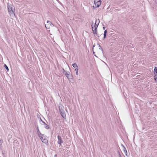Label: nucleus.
Masks as SVG:
<instances>
[{
  "label": "nucleus",
  "mask_w": 157,
  "mask_h": 157,
  "mask_svg": "<svg viewBox=\"0 0 157 157\" xmlns=\"http://www.w3.org/2000/svg\"><path fill=\"white\" fill-rule=\"evenodd\" d=\"M8 9L10 16L13 17H14L15 16V8L11 5H8Z\"/></svg>",
  "instance_id": "obj_1"
},
{
  "label": "nucleus",
  "mask_w": 157,
  "mask_h": 157,
  "mask_svg": "<svg viewBox=\"0 0 157 157\" xmlns=\"http://www.w3.org/2000/svg\"><path fill=\"white\" fill-rule=\"evenodd\" d=\"M94 6H93V7L95 9L99 6L101 4V0H94Z\"/></svg>",
  "instance_id": "obj_2"
},
{
  "label": "nucleus",
  "mask_w": 157,
  "mask_h": 157,
  "mask_svg": "<svg viewBox=\"0 0 157 157\" xmlns=\"http://www.w3.org/2000/svg\"><path fill=\"white\" fill-rule=\"evenodd\" d=\"M92 31L93 32L94 34V35H95L96 36L98 37H99V35L97 33V27H96L95 28H94L93 26V25H92Z\"/></svg>",
  "instance_id": "obj_3"
},
{
  "label": "nucleus",
  "mask_w": 157,
  "mask_h": 157,
  "mask_svg": "<svg viewBox=\"0 0 157 157\" xmlns=\"http://www.w3.org/2000/svg\"><path fill=\"white\" fill-rule=\"evenodd\" d=\"M99 48L98 50V54L101 56L102 55H103V50L100 45H99Z\"/></svg>",
  "instance_id": "obj_4"
},
{
  "label": "nucleus",
  "mask_w": 157,
  "mask_h": 157,
  "mask_svg": "<svg viewBox=\"0 0 157 157\" xmlns=\"http://www.w3.org/2000/svg\"><path fill=\"white\" fill-rule=\"evenodd\" d=\"M39 137L43 143H45L46 144H48V141L47 139H45L44 137H43L42 136H40Z\"/></svg>",
  "instance_id": "obj_5"
},
{
  "label": "nucleus",
  "mask_w": 157,
  "mask_h": 157,
  "mask_svg": "<svg viewBox=\"0 0 157 157\" xmlns=\"http://www.w3.org/2000/svg\"><path fill=\"white\" fill-rule=\"evenodd\" d=\"M52 25V24L51 21H47V24L45 25V27L47 29H50V26Z\"/></svg>",
  "instance_id": "obj_6"
},
{
  "label": "nucleus",
  "mask_w": 157,
  "mask_h": 157,
  "mask_svg": "<svg viewBox=\"0 0 157 157\" xmlns=\"http://www.w3.org/2000/svg\"><path fill=\"white\" fill-rule=\"evenodd\" d=\"M58 143L60 145H61V144L62 143H63V141L62 140V139L61 138V137L60 136H58Z\"/></svg>",
  "instance_id": "obj_7"
},
{
  "label": "nucleus",
  "mask_w": 157,
  "mask_h": 157,
  "mask_svg": "<svg viewBox=\"0 0 157 157\" xmlns=\"http://www.w3.org/2000/svg\"><path fill=\"white\" fill-rule=\"evenodd\" d=\"M60 112L62 117L65 119L66 118V114L63 110H60Z\"/></svg>",
  "instance_id": "obj_8"
},
{
  "label": "nucleus",
  "mask_w": 157,
  "mask_h": 157,
  "mask_svg": "<svg viewBox=\"0 0 157 157\" xmlns=\"http://www.w3.org/2000/svg\"><path fill=\"white\" fill-rule=\"evenodd\" d=\"M122 146H123V150L124 152L126 155L127 156V150L125 147L123 145H122Z\"/></svg>",
  "instance_id": "obj_9"
},
{
  "label": "nucleus",
  "mask_w": 157,
  "mask_h": 157,
  "mask_svg": "<svg viewBox=\"0 0 157 157\" xmlns=\"http://www.w3.org/2000/svg\"><path fill=\"white\" fill-rule=\"evenodd\" d=\"M65 74L66 76H67V77L68 79L71 78L72 76L70 75L69 74L67 73V72H65Z\"/></svg>",
  "instance_id": "obj_10"
},
{
  "label": "nucleus",
  "mask_w": 157,
  "mask_h": 157,
  "mask_svg": "<svg viewBox=\"0 0 157 157\" xmlns=\"http://www.w3.org/2000/svg\"><path fill=\"white\" fill-rule=\"evenodd\" d=\"M92 25H94V28H95L96 27H97V28L98 24H96V20L95 21V23H94L93 21H92Z\"/></svg>",
  "instance_id": "obj_11"
},
{
  "label": "nucleus",
  "mask_w": 157,
  "mask_h": 157,
  "mask_svg": "<svg viewBox=\"0 0 157 157\" xmlns=\"http://www.w3.org/2000/svg\"><path fill=\"white\" fill-rule=\"evenodd\" d=\"M154 74H155V75H157V67H155V68H154Z\"/></svg>",
  "instance_id": "obj_12"
},
{
  "label": "nucleus",
  "mask_w": 157,
  "mask_h": 157,
  "mask_svg": "<svg viewBox=\"0 0 157 157\" xmlns=\"http://www.w3.org/2000/svg\"><path fill=\"white\" fill-rule=\"evenodd\" d=\"M37 132L38 133V134L39 135V137L40 136H41V133L40 132V131L39 130V128H38V127H37Z\"/></svg>",
  "instance_id": "obj_13"
},
{
  "label": "nucleus",
  "mask_w": 157,
  "mask_h": 157,
  "mask_svg": "<svg viewBox=\"0 0 157 157\" xmlns=\"http://www.w3.org/2000/svg\"><path fill=\"white\" fill-rule=\"evenodd\" d=\"M43 122L44 124V127L46 129H48L49 128V127L48 125H47L46 124H45V122L43 121Z\"/></svg>",
  "instance_id": "obj_14"
},
{
  "label": "nucleus",
  "mask_w": 157,
  "mask_h": 157,
  "mask_svg": "<svg viewBox=\"0 0 157 157\" xmlns=\"http://www.w3.org/2000/svg\"><path fill=\"white\" fill-rule=\"evenodd\" d=\"M73 67L75 68L78 67L77 64L75 63H74L72 64Z\"/></svg>",
  "instance_id": "obj_15"
},
{
  "label": "nucleus",
  "mask_w": 157,
  "mask_h": 157,
  "mask_svg": "<svg viewBox=\"0 0 157 157\" xmlns=\"http://www.w3.org/2000/svg\"><path fill=\"white\" fill-rule=\"evenodd\" d=\"M107 33V32L106 30H105L104 31V39L106 37V34Z\"/></svg>",
  "instance_id": "obj_16"
},
{
  "label": "nucleus",
  "mask_w": 157,
  "mask_h": 157,
  "mask_svg": "<svg viewBox=\"0 0 157 157\" xmlns=\"http://www.w3.org/2000/svg\"><path fill=\"white\" fill-rule=\"evenodd\" d=\"M4 67L6 69V70L7 71H9V68H8L7 66L5 64H4Z\"/></svg>",
  "instance_id": "obj_17"
},
{
  "label": "nucleus",
  "mask_w": 157,
  "mask_h": 157,
  "mask_svg": "<svg viewBox=\"0 0 157 157\" xmlns=\"http://www.w3.org/2000/svg\"><path fill=\"white\" fill-rule=\"evenodd\" d=\"M154 79L155 80V81H156L157 82V77L156 76V75H155L154 76Z\"/></svg>",
  "instance_id": "obj_18"
},
{
  "label": "nucleus",
  "mask_w": 157,
  "mask_h": 157,
  "mask_svg": "<svg viewBox=\"0 0 157 157\" xmlns=\"http://www.w3.org/2000/svg\"><path fill=\"white\" fill-rule=\"evenodd\" d=\"M75 69L76 71H78V67L77 68H75Z\"/></svg>",
  "instance_id": "obj_19"
},
{
  "label": "nucleus",
  "mask_w": 157,
  "mask_h": 157,
  "mask_svg": "<svg viewBox=\"0 0 157 157\" xmlns=\"http://www.w3.org/2000/svg\"><path fill=\"white\" fill-rule=\"evenodd\" d=\"M119 157H121L120 153H119Z\"/></svg>",
  "instance_id": "obj_20"
},
{
  "label": "nucleus",
  "mask_w": 157,
  "mask_h": 157,
  "mask_svg": "<svg viewBox=\"0 0 157 157\" xmlns=\"http://www.w3.org/2000/svg\"><path fill=\"white\" fill-rule=\"evenodd\" d=\"M76 75H78V71H76Z\"/></svg>",
  "instance_id": "obj_21"
},
{
  "label": "nucleus",
  "mask_w": 157,
  "mask_h": 157,
  "mask_svg": "<svg viewBox=\"0 0 157 157\" xmlns=\"http://www.w3.org/2000/svg\"><path fill=\"white\" fill-rule=\"evenodd\" d=\"M95 53V52H94L93 51V53H94V56H95V55L94 54Z\"/></svg>",
  "instance_id": "obj_22"
},
{
  "label": "nucleus",
  "mask_w": 157,
  "mask_h": 157,
  "mask_svg": "<svg viewBox=\"0 0 157 157\" xmlns=\"http://www.w3.org/2000/svg\"><path fill=\"white\" fill-rule=\"evenodd\" d=\"M105 27H103V29H105Z\"/></svg>",
  "instance_id": "obj_23"
},
{
  "label": "nucleus",
  "mask_w": 157,
  "mask_h": 157,
  "mask_svg": "<svg viewBox=\"0 0 157 157\" xmlns=\"http://www.w3.org/2000/svg\"><path fill=\"white\" fill-rule=\"evenodd\" d=\"M94 47V45L93 47V48Z\"/></svg>",
  "instance_id": "obj_24"
}]
</instances>
